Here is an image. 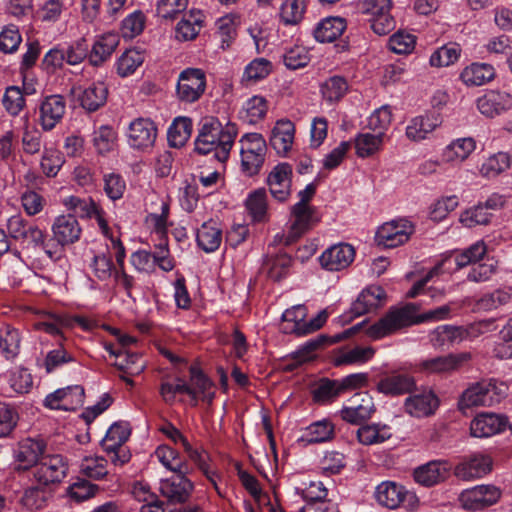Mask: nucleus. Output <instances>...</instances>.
<instances>
[{
  "instance_id": "obj_1",
  "label": "nucleus",
  "mask_w": 512,
  "mask_h": 512,
  "mask_svg": "<svg viewBox=\"0 0 512 512\" xmlns=\"http://www.w3.org/2000/svg\"><path fill=\"white\" fill-rule=\"evenodd\" d=\"M451 310V306L446 304L417 315L416 305L409 303L399 308H391L381 319L371 325L366 333L372 339H381L414 324L449 319Z\"/></svg>"
},
{
  "instance_id": "obj_2",
  "label": "nucleus",
  "mask_w": 512,
  "mask_h": 512,
  "mask_svg": "<svg viewBox=\"0 0 512 512\" xmlns=\"http://www.w3.org/2000/svg\"><path fill=\"white\" fill-rule=\"evenodd\" d=\"M236 136L235 124L228 123L223 127L217 118L205 117L199 122V132L194 140V151L199 155H209L216 150H222L226 144L227 153H230Z\"/></svg>"
},
{
  "instance_id": "obj_3",
  "label": "nucleus",
  "mask_w": 512,
  "mask_h": 512,
  "mask_svg": "<svg viewBox=\"0 0 512 512\" xmlns=\"http://www.w3.org/2000/svg\"><path fill=\"white\" fill-rule=\"evenodd\" d=\"M508 387L495 380H482L469 385L460 395L457 406L466 410L479 406H492L500 403L507 395Z\"/></svg>"
},
{
  "instance_id": "obj_4",
  "label": "nucleus",
  "mask_w": 512,
  "mask_h": 512,
  "mask_svg": "<svg viewBox=\"0 0 512 512\" xmlns=\"http://www.w3.org/2000/svg\"><path fill=\"white\" fill-rule=\"evenodd\" d=\"M306 316V308L302 305L293 306L285 310L282 314L280 330L285 334L305 336L320 329L328 318L325 310L320 311L309 321L306 320Z\"/></svg>"
},
{
  "instance_id": "obj_5",
  "label": "nucleus",
  "mask_w": 512,
  "mask_h": 512,
  "mask_svg": "<svg viewBox=\"0 0 512 512\" xmlns=\"http://www.w3.org/2000/svg\"><path fill=\"white\" fill-rule=\"evenodd\" d=\"M130 433L127 423L116 422L110 426L105 437L101 440V447L115 467H121L131 459V453L128 447L125 446Z\"/></svg>"
},
{
  "instance_id": "obj_6",
  "label": "nucleus",
  "mask_w": 512,
  "mask_h": 512,
  "mask_svg": "<svg viewBox=\"0 0 512 512\" xmlns=\"http://www.w3.org/2000/svg\"><path fill=\"white\" fill-rule=\"evenodd\" d=\"M130 263L139 273L152 274L159 268L163 272L172 271L175 267L174 260L170 256L168 243L159 242L155 251L138 250L130 255Z\"/></svg>"
},
{
  "instance_id": "obj_7",
  "label": "nucleus",
  "mask_w": 512,
  "mask_h": 512,
  "mask_svg": "<svg viewBox=\"0 0 512 512\" xmlns=\"http://www.w3.org/2000/svg\"><path fill=\"white\" fill-rule=\"evenodd\" d=\"M242 170L249 176L259 172L265 159L266 141L259 133H246L240 141Z\"/></svg>"
},
{
  "instance_id": "obj_8",
  "label": "nucleus",
  "mask_w": 512,
  "mask_h": 512,
  "mask_svg": "<svg viewBox=\"0 0 512 512\" xmlns=\"http://www.w3.org/2000/svg\"><path fill=\"white\" fill-rule=\"evenodd\" d=\"M68 463L60 454L42 455L33 469V477L40 487L58 484L67 476Z\"/></svg>"
},
{
  "instance_id": "obj_9",
  "label": "nucleus",
  "mask_w": 512,
  "mask_h": 512,
  "mask_svg": "<svg viewBox=\"0 0 512 512\" xmlns=\"http://www.w3.org/2000/svg\"><path fill=\"white\" fill-rule=\"evenodd\" d=\"M63 205L67 210L73 211L82 218H94L102 234L110 241V236H115L104 217V211L89 197L68 196L63 198Z\"/></svg>"
},
{
  "instance_id": "obj_10",
  "label": "nucleus",
  "mask_w": 512,
  "mask_h": 512,
  "mask_svg": "<svg viewBox=\"0 0 512 512\" xmlns=\"http://www.w3.org/2000/svg\"><path fill=\"white\" fill-rule=\"evenodd\" d=\"M501 491L494 485H477L462 491L459 502L462 508L469 511L486 509L498 502Z\"/></svg>"
},
{
  "instance_id": "obj_11",
  "label": "nucleus",
  "mask_w": 512,
  "mask_h": 512,
  "mask_svg": "<svg viewBox=\"0 0 512 512\" xmlns=\"http://www.w3.org/2000/svg\"><path fill=\"white\" fill-rule=\"evenodd\" d=\"M66 100L60 94L45 96L40 100L37 109V121L42 131H52L64 118Z\"/></svg>"
},
{
  "instance_id": "obj_12",
  "label": "nucleus",
  "mask_w": 512,
  "mask_h": 512,
  "mask_svg": "<svg viewBox=\"0 0 512 512\" xmlns=\"http://www.w3.org/2000/svg\"><path fill=\"white\" fill-rule=\"evenodd\" d=\"M378 503L389 509H396L403 505L412 508L417 503L416 495L395 482L386 481L379 484L375 491Z\"/></svg>"
},
{
  "instance_id": "obj_13",
  "label": "nucleus",
  "mask_w": 512,
  "mask_h": 512,
  "mask_svg": "<svg viewBox=\"0 0 512 512\" xmlns=\"http://www.w3.org/2000/svg\"><path fill=\"white\" fill-rule=\"evenodd\" d=\"M472 358L470 352L450 353L420 361L418 370L425 374H450L460 369Z\"/></svg>"
},
{
  "instance_id": "obj_14",
  "label": "nucleus",
  "mask_w": 512,
  "mask_h": 512,
  "mask_svg": "<svg viewBox=\"0 0 512 512\" xmlns=\"http://www.w3.org/2000/svg\"><path fill=\"white\" fill-rule=\"evenodd\" d=\"M84 388L71 385L48 394L43 405L51 410L74 411L84 403Z\"/></svg>"
},
{
  "instance_id": "obj_15",
  "label": "nucleus",
  "mask_w": 512,
  "mask_h": 512,
  "mask_svg": "<svg viewBox=\"0 0 512 512\" xmlns=\"http://www.w3.org/2000/svg\"><path fill=\"white\" fill-rule=\"evenodd\" d=\"M414 231L408 220H392L383 224L376 232V241L387 248H395L406 243Z\"/></svg>"
},
{
  "instance_id": "obj_16",
  "label": "nucleus",
  "mask_w": 512,
  "mask_h": 512,
  "mask_svg": "<svg viewBox=\"0 0 512 512\" xmlns=\"http://www.w3.org/2000/svg\"><path fill=\"white\" fill-rule=\"evenodd\" d=\"M126 135L132 149L144 151L154 145L157 127L150 119L137 118L129 124Z\"/></svg>"
},
{
  "instance_id": "obj_17",
  "label": "nucleus",
  "mask_w": 512,
  "mask_h": 512,
  "mask_svg": "<svg viewBox=\"0 0 512 512\" xmlns=\"http://www.w3.org/2000/svg\"><path fill=\"white\" fill-rule=\"evenodd\" d=\"M230 153H227L226 148L216 150L205 159H195L198 168V179L202 187L208 189L216 186L220 172L219 168L223 167L229 158Z\"/></svg>"
},
{
  "instance_id": "obj_18",
  "label": "nucleus",
  "mask_w": 512,
  "mask_h": 512,
  "mask_svg": "<svg viewBox=\"0 0 512 512\" xmlns=\"http://www.w3.org/2000/svg\"><path fill=\"white\" fill-rule=\"evenodd\" d=\"M190 470L175 472L170 478L160 482L161 494L170 502L182 503L188 500L192 491L189 478Z\"/></svg>"
},
{
  "instance_id": "obj_19",
  "label": "nucleus",
  "mask_w": 512,
  "mask_h": 512,
  "mask_svg": "<svg viewBox=\"0 0 512 512\" xmlns=\"http://www.w3.org/2000/svg\"><path fill=\"white\" fill-rule=\"evenodd\" d=\"M46 443L41 438H25L21 440L14 450V458L17 469H33L39 463L42 455H45Z\"/></svg>"
},
{
  "instance_id": "obj_20",
  "label": "nucleus",
  "mask_w": 512,
  "mask_h": 512,
  "mask_svg": "<svg viewBox=\"0 0 512 512\" xmlns=\"http://www.w3.org/2000/svg\"><path fill=\"white\" fill-rule=\"evenodd\" d=\"M71 92L87 112H94L102 107L106 103L108 95V89L103 82H94L86 87H74Z\"/></svg>"
},
{
  "instance_id": "obj_21",
  "label": "nucleus",
  "mask_w": 512,
  "mask_h": 512,
  "mask_svg": "<svg viewBox=\"0 0 512 512\" xmlns=\"http://www.w3.org/2000/svg\"><path fill=\"white\" fill-rule=\"evenodd\" d=\"M350 405L340 411L341 418L351 424H360L368 420L376 408L373 398L368 393H357L350 400Z\"/></svg>"
},
{
  "instance_id": "obj_22",
  "label": "nucleus",
  "mask_w": 512,
  "mask_h": 512,
  "mask_svg": "<svg viewBox=\"0 0 512 512\" xmlns=\"http://www.w3.org/2000/svg\"><path fill=\"white\" fill-rule=\"evenodd\" d=\"M53 239L58 245L64 247L74 244L80 239L81 226L74 215H59L51 226Z\"/></svg>"
},
{
  "instance_id": "obj_23",
  "label": "nucleus",
  "mask_w": 512,
  "mask_h": 512,
  "mask_svg": "<svg viewBox=\"0 0 512 512\" xmlns=\"http://www.w3.org/2000/svg\"><path fill=\"white\" fill-rule=\"evenodd\" d=\"M292 167L288 163L276 165L269 173L267 184L271 195L278 201H286L291 194Z\"/></svg>"
},
{
  "instance_id": "obj_24",
  "label": "nucleus",
  "mask_w": 512,
  "mask_h": 512,
  "mask_svg": "<svg viewBox=\"0 0 512 512\" xmlns=\"http://www.w3.org/2000/svg\"><path fill=\"white\" fill-rule=\"evenodd\" d=\"M491 469L492 460L489 456L474 454L455 466L454 475L461 480L469 481L483 477Z\"/></svg>"
},
{
  "instance_id": "obj_25",
  "label": "nucleus",
  "mask_w": 512,
  "mask_h": 512,
  "mask_svg": "<svg viewBox=\"0 0 512 512\" xmlns=\"http://www.w3.org/2000/svg\"><path fill=\"white\" fill-rule=\"evenodd\" d=\"M451 466L445 460H432L414 470V480L425 487L443 482L449 475Z\"/></svg>"
},
{
  "instance_id": "obj_26",
  "label": "nucleus",
  "mask_w": 512,
  "mask_h": 512,
  "mask_svg": "<svg viewBox=\"0 0 512 512\" xmlns=\"http://www.w3.org/2000/svg\"><path fill=\"white\" fill-rule=\"evenodd\" d=\"M385 299L386 293L382 287L377 285L367 287L352 303L349 310L350 318L359 317L379 308Z\"/></svg>"
},
{
  "instance_id": "obj_27",
  "label": "nucleus",
  "mask_w": 512,
  "mask_h": 512,
  "mask_svg": "<svg viewBox=\"0 0 512 512\" xmlns=\"http://www.w3.org/2000/svg\"><path fill=\"white\" fill-rule=\"evenodd\" d=\"M355 250L350 244H338L326 249L320 256L323 268L339 271L347 268L354 260Z\"/></svg>"
},
{
  "instance_id": "obj_28",
  "label": "nucleus",
  "mask_w": 512,
  "mask_h": 512,
  "mask_svg": "<svg viewBox=\"0 0 512 512\" xmlns=\"http://www.w3.org/2000/svg\"><path fill=\"white\" fill-rule=\"evenodd\" d=\"M507 426V419L495 413H481L470 425L471 435L478 438L491 437L502 432Z\"/></svg>"
},
{
  "instance_id": "obj_29",
  "label": "nucleus",
  "mask_w": 512,
  "mask_h": 512,
  "mask_svg": "<svg viewBox=\"0 0 512 512\" xmlns=\"http://www.w3.org/2000/svg\"><path fill=\"white\" fill-rule=\"evenodd\" d=\"M480 113L494 118L512 108V97L506 92L489 91L477 100Z\"/></svg>"
},
{
  "instance_id": "obj_30",
  "label": "nucleus",
  "mask_w": 512,
  "mask_h": 512,
  "mask_svg": "<svg viewBox=\"0 0 512 512\" xmlns=\"http://www.w3.org/2000/svg\"><path fill=\"white\" fill-rule=\"evenodd\" d=\"M439 406V400L432 390H423L406 398L404 408L414 417L432 415Z\"/></svg>"
},
{
  "instance_id": "obj_31",
  "label": "nucleus",
  "mask_w": 512,
  "mask_h": 512,
  "mask_svg": "<svg viewBox=\"0 0 512 512\" xmlns=\"http://www.w3.org/2000/svg\"><path fill=\"white\" fill-rule=\"evenodd\" d=\"M291 217V235L289 237L292 240H299L319 222L315 207L293 205L291 207Z\"/></svg>"
},
{
  "instance_id": "obj_32",
  "label": "nucleus",
  "mask_w": 512,
  "mask_h": 512,
  "mask_svg": "<svg viewBox=\"0 0 512 512\" xmlns=\"http://www.w3.org/2000/svg\"><path fill=\"white\" fill-rule=\"evenodd\" d=\"M377 391L388 396H399L412 393L416 389L413 376L406 373H395L382 378L377 383Z\"/></svg>"
},
{
  "instance_id": "obj_33",
  "label": "nucleus",
  "mask_w": 512,
  "mask_h": 512,
  "mask_svg": "<svg viewBox=\"0 0 512 512\" xmlns=\"http://www.w3.org/2000/svg\"><path fill=\"white\" fill-rule=\"evenodd\" d=\"M107 249L113 252L116 265L119 269L115 270L114 278L116 283L121 286L128 295L135 285L134 277L127 274L124 270V262L126 258V251L123 243L118 236H110V242L106 244Z\"/></svg>"
},
{
  "instance_id": "obj_34",
  "label": "nucleus",
  "mask_w": 512,
  "mask_h": 512,
  "mask_svg": "<svg viewBox=\"0 0 512 512\" xmlns=\"http://www.w3.org/2000/svg\"><path fill=\"white\" fill-rule=\"evenodd\" d=\"M295 134L294 124L290 120H279L271 131L270 145L278 155L286 156L292 148Z\"/></svg>"
},
{
  "instance_id": "obj_35",
  "label": "nucleus",
  "mask_w": 512,
  "mask_h": 512,
  "mask_svg": "<svg viewBox=\"0 0 512 512\" xmlns=\"http://www.w3.org/2000/svg\"><path fill=\"white\" fill-rule=\"evenodd\" d=\"M435 349H448L463 341L462 326L440 325L429 335Z\"/></svg>"
},
{
  "instance_id": "obj_36",
  "label": "nucleus",
  "mask_w": 512,
  "mask_h": 512,
  "mask_svg": "<svg viewBox=\"0 0 512 512\" xmlns=\"http://www.w3.org/2000/svg\"><path fill=\"white\" fill-rule=\"evenodd\" d=\"M440 122L434 115H420L410 120L406 127V136L414 142H419L428 137L438 126Z\"/></svg>"
},
{
  "instance_id": "obj_37",
  "label": "nucleus",
  "mask_w": 512,
  "mask_h": 512,
  "mask_svg": "<svg viewBox=\"0 0 512 512\" xmlns=\"http://www.w3.org/2000/svg\"><path fill=\"white\" fill-rule=\"evenodd\" d=\"M119 44V36L116 33H105L96 37L90 53V61L98 66L105 62Z\"/></svg>"
},
{
  "instance_id": "obj_38",
  "label": "nucleus",
  "mask_w": 512,
  "mask_h": 512,
  "mask_svg": "<svg viewBox=\"0 0 512 512\" xmlns=\"http://www.w3.org/2000/svg\"><path fill=\"white\" fill-rule=\"evenodd\" d=\"M21 341L18 329L10 325L0 328V355L7 361H14L20 353Z\"/></svg>"
},
{
  "instance_id": "obj_39",
  "label": "nucleus",
  "mask_w": 512,
  "mask_h": 512,
  "mask_svg": "<svg viewBox=\"0 0 512 512\" xmlns=\"http://www.w3.org/2000/svg\"><path fill=\"white\" fill-rule=\"evenodd\" d=\"M476 149V141L472 137L458 138L445 147L442 160L446 163L463 162Z\"/></svg>"
},
{
  "instance_id": "obj_40",
  "label": "nucleus",
  "mask_w": 512,
  "mask_h": 512,
  "mask_svg": "<svg viewBox=\"0 0 512 512\" xmlns=\"http://www.w3.org/2000/svg\"><path fill=\"white\" fill-rule=\"evenodd\" d=\"M495 76V69L486 63H472L460 75L461 80L468 86H481L490 82Z\"/></svg>"
},
{
  "instance_id": "obj_41",
  "label": "nucleus",
  "mask_w": 512,
  "mask_h": 512,
  "mask_svg": "<svg viewBox=\"0 0 512 512\" xmlns=\"http://www.w3.org/2000/svg\"><path fill=\"white\" fill-rule=\"evenodd\" d=\"M196 240L198 246L205 252H213L220 246L222 233L214 220L203 223L197 231Z\"/></svg>"
},
{
  "instance_id": "obj_42",
  "label": "nucleus",
  "mask_w": 512,
  "mask_h": 512,
  "mask_svg": "<svg viewBox=\"0 0 512 512\" xmlns=\"http://www.w3.org/2000/svg\"><path fill=\"white\" fill-rule=\"evenodd\" d=\"M78 467L80 474L93 480H102L109 473L108 460L99 455H85Z\"/></svg>"
},
{
  "instance_id": "obj_43",
  "label": "nucleus",
  "mask_w": 512,
  "mask_h": 512,
  "mask_svg": "<svg viewBox=\"0 0 512 512\" xmlns=\"http://www.w3.org/2000/svg\"><path fill=\"white\" fill-rule=\"evenodd\" d=\"M346 23L340 17H328L318 23L314 30V37L317 41L325 43L332 42L342 35Z\"/></svg>"
},
{
  "instance_id": "obj_44",
  "label": "nucleus",
  "mask_w": 512,
  "mask_h": 512,
  "mask_svg": "<svg viewBox=\"0 0 512 512\" xmlns=\"http://www.w3.org/2000/svg\"><path fill=\"white\" fill-rule=\"evenodd\" d=\"M21 243H27L28 246L34 249H40L51 260L57 259V251L52 249L47 242L46 231L41 229L38 225L30 223L26 229V233Z\"/></svg>"
},
{
  "instance_id": "obj_45",
  "label": "nucleus",
  "mask_w": 512,
  "mask_h": 512,
  "mask_svg": "<svg viewBox=\"0 0 512 512\" xmlns=\"http://www.w3.org/2000/svg\"><path fill=\"white\" fill-rule=\"evenodd\" d=\"M391 436V429L385 424L363 425L357 430V438L363 445L383 443Z\"/></svg>"
},
{
  "instance_id": "obj_46",
  "label": "nucleus",
  "mask_w": 512,
  "mask_h": 512,
  "mask_svg": "<svg viewBox=\"0 0 512 512\" xmlns=\"http://www.w3.org/2000/svg\"><path fill=\"white\" fill-rule=\"evenodd\" d=\"M267 109V101L264 97L253 96L244 103L239 116L248 124H256L265 117Z\"/></svg>"
},
{
  "instance_id": "obj_47",
  "label": "nucleus",
  "mask_w": 512,
  "mask_h": 512,
  "mask_svg": "<svg viewBox=\"0 0 512 512\" xmlns=\"http://www.w3.org/2000/svg\"><path fill=\"white\" fill-rule=\"evenodd\" d=\"M348 88V82L344 77L334 75L321 84V93L326 101L334 103L346 95Z\"/></svg>"
},
{
  "instance_id": "obj_48",
  "label": "nucleus",
  "mask_w": 512,
  "mask_h": 512,
  "mask_svg": "<svg viewBox=\"0 0 512 512\" xmlns=\"http://www.w3.org/2000/svg\"><path fill=\"white\" fill-rule=\"evenodd\" d=\"M76 359L68 352L62 345L47 352L45 358L40 364L46 371V373H53L64 365L75 362Z\"/></svg>"
},
{
  "instance_id": "obj_49",
  "label": "nucleus",
  "mask_w": 512,
  "mask_h": 512,
  "mask_svg": "<svg viewBox=\"0 0 512 512\" xmlns=\"http://www.w3.org/2000/svg\"><path fill=\"white\" fill-rule=\"evenodd\" d=\"M381 134L359 133L355 138L356 154L360 158H367L377 153L383 144Z\"/></svg>"
},
{
  "instance_id": "obj_50",
  "label": "nucleus",
  "mask_w": 512,
  "mask_h": 512,
  "mask_svg": "<svg viewBox=\"0 0 512 512\" xmlns=\"http://www.w3.org/2000/svg\"><path fill=\"white\" fill-rule=\"evenodd\" d=\"M245 206L253 221H264L267 215V194L265 189H257L250 193L245 201Z\"/></svg>"
},
{
  "instance_id": "obj_51",
  "label": "nucleus",
  "mask_w": 512,
  "mask_h": 512,
  "mask_svg": "<svg viewBox=\"0 0 512 512\" xmlns=\"http://www.w3.org/2000/svg\"><path fill=\"white\" fill-rule=\"evenodd\" d=\"M191 120L188 117L176 118L168 129V141L172 147H182L191 135Z\"/></svg>"
},
{
  "instance_id": "obj_52",
  "label": "nucleus",
  "mask_w": 512,
  "mask_h": 512,
  "mask_svg": "<svg viewBox=\"0 0 512 512\" xmlns=\"http://www.w3.org/2000/svg\"><path fill=\"white\" fill-rule=\"evenodd\" d=\"M2 105L10 116H18L26 107L21 88L15 85L8 86L2 96Z\"/></svg>"
},
{
  "instance_id": "obj_53",
  "label": "nucleus",
  "mask_w": 512,
  "mask_h": 512,
  "mask_svg": "<svg viewBox=\"0 0 512 512\" xmlns=\"http://www.w3.org/2000/svg\"><path fill=\"white\" fill-rule=\"evenodd\" d=\"M510 156L498 152L487 158L480 167V174L486 178H494L510 167Z\"/></svg>"
},
{
  "instance_id": "obj_54",
  "label": "nucleus",
  "mask_w": 512,
  "mask_h": 512,
  "mask_svg": "<svg viewBox=\"0 0 512 512\" xmlns=\"http://www.w3.org/2000/svg\"><path fill=\"white\" fill-rule=\"evenodd\" d=\"M168 214H169V204L161 199L160 200V213H150L146 217L147 225L153 229V232L158 236L159 242L165 241L167 243V239L165 237L167 228H168Z\"/></svg>"
},
{
  "instance_id": "obj_55",
  "label": "nucleus",
  "mask_w": 512,
  "mask_h": 512,
  "mask_svg": "<svg viewBox=\"0 0 512 512\" xmlns=\"http://www.w3.org/2000/svg\"><path fill=\"white\" fill-rule=\"evenodd\" d=\"M291 264L292 259L287 254H279L268 258L265 262L268 277L273 281L282 280L288 275Z\"/></svg>"
},
{
  "instance_id": "obj_56",
  "label": "nucleus",
  "mask_w": 512,
  "mask_h": 512,
  "mask_svg": "<svg viewBox=\"0 0 512 512\" xmlns=\"http://www.w3.org/2000/svg\"><path fill=\"white\" fill-rule=\"evenodd\" d=\"M144 55L136 49L126 50L116 62L117 73L121 77L133 74L143 63Z\"/></svg>"
},
{
  "instance_id": "obj_57",
  "label": "nucleus",
  "mask_w": 512,
  "mask_h": 512,
  "mask_svg": "<svg viewBox=\"0 0 512 512\" xmlns=\"http://www.w3.org/2000/svg\"><path fill=\"white\" fill-rule=\"evenodd\" d=\"M117 134L108 125H102L93 132V145L100 154L112 151L116 145Z\"/></svg>"
},
{
  "instance_id": "obj_58",
  "label": "nucleus",
  "mask_w": 512,
  "mask_h": 512,
  "mask_svg": "<svg viewBox=\"0 0 512 512\" xmlns=\"http://www.w3.org/2000/svg\"><path fill=\"white\" fill-rule=\"evenodd\" d=\"M486 252L487 247L485 243L483 241H477L455 255V264L457 268L476 264L478 261L483 259Z\"/></svg>"
},
{
  "instance_id": "obj_59",
  "label": "nucleus",
  "mask_w": 512,
  "mask_h": 512,
  "mask_svg": "<svg viewBox=\"0 0 512 512\" xmlns=\"http://www.w3.org/2000/svg\"><path fill=\"white\" fill-rule=\"evenodd\" d=\"M94 276L100 281H106L114 275L116 266L113 264L111 257L104 253L94 254L89 264Z\"/></svg>"
},
{
  "instance_id": "obj_60",
  "label": "nucleus",
  "mask_w": 512,
  "mask_h": 512,
  "mask_svg": "<svg viewBox=\"0 0 512 512\" xmlns=\"http://www.w3.org/2000/svg\"><path fill=\"white\" fill-rule=\"evenodd\" d=\"M392 122V112L388 105H384L376 109L367 120V128L377 134L385 136L386 130L389 128Z\"/></svg>"
},
{
  "instance_id": "obj_61",
  "label": "nucleus",
  "mask_w": 512,
  "mask_h": 512,
  "mask_svg": "<svg viewBox=\"0 0 512 512\" xmlns=\"http://www.w3.org/2000/svg\"><path fill=\"white\" fill-rule=\"evenodd\" d=\"M491 217L492 213L487 211L482 202H480L476 206L464 211L460 216V222L464 226L472 228L477 225L489 224Z\"/></svg>"
},
{
  "instance_id": "obj_62",
  "label": "nucleus",
  "mask_w": 512,
  "mask_h": 512,
  "mask_svg": "<svg viewBox=\"0 0 512 512\" xmlns=\"http://www.w3.org/2000/svg\"><path fill=\"white\" fill-rule=\"evenodd\" d=\"M215 395L212 381L194 366V400L211 403Z\"/></svg>"
},
{
  "instance_id": "obj_63",
  "label": "nucleus",
  "mask_w": 512,
  "mask_h": 512,
  "mask_svg": "<svg viewBox=\"0 0 512 512\" xmlns=\"http://www.w3.org/2000/svg\"><path fill=\"white\" fill-rule=\"evenodd\" d=\"M145 20L144 13L139 10L127 15L121 24L122 36L126 39H133L141 34L145 27Z\"/></svg>"
},
{
  "instance_id": "obj_64",
  "label": "nucleus",
  "mask_w": 512,
  "mask_h": 512,
  "mask_svg": "<svg viewBox=\"0 0 512 512\" xmlns=\"http://www.w3.org/2000/svg\"><path fill=\"white\" fill-rule=\"evenodd\" d=\"M155 454L163 466L174 473L189 469L188 464L184 463L178 453L169 446H159Z\"/></svg>"
}]
</instances>
